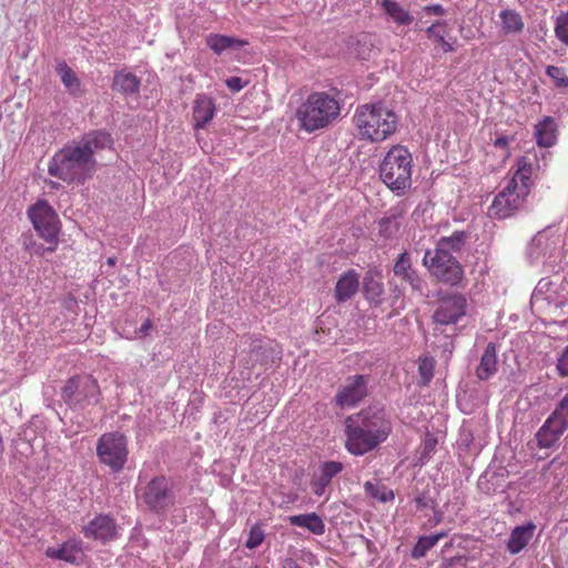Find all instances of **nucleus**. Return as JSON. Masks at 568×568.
<instances>
[{
    "instance_id": "28",
    "label": "nucleus",
    "mask_w": 568,
    "mask_h": 568,
    "mask_svg": "<svg viewBox=\"0 0 568 568\" xmlns=\"http://www.w3.org/2000/svg\"><path fill=\"white\" fill-rule=\"evenodd\" d=\"M287 520L292 526L305 528L317 536L325 532V523L316 513L293 515L290 516Z\"/></svg>"
},
{
    "instance_id": "23",
    "label": "nucleus",
    "mask_w": 568,
    "mask_h": 568,
    "mask_svg": "<svg viewBox=\"0 0 568 568\" xmlns=\"http://www.w3.org/2000/svg\"><path fill=\"white\" fill-rule=\"evenodd\" d=\"M215 103L212 98L199 95L193 105L194 129H203L214 116Z\"/></svg>"
},
{
    "instance_id": "48",
    "label": "nucleus",
    "mask_w": 568,
    "mask_h": 568,
    "mask_svg": "<svg viewBox=\"0 0 568 568\" xmlns=\"http://www.w3.org/2000/svg\"><path fill=\"white\" fill-rule=\"evenodd\" d=\"M115 262H116V258H115V257H109V258L106 260V263H108V265H110V266H114V265H115Z\"/></svg>"
},
{
    "instance_id": "46",
    "label": "nucleus",
    "mask_w": 568,
    "mask_h": 568,
    "mask_svg": "<svg viewBox=\"0 0 568 568\" xmlns=\"http://www.w3.org/2000/svg\"><path fill=\"white\" fill-rule=\"evenodd\" d=\"M494 145L496 148H500V149L507 150L508 145H509V139L507 136H499V138H497L495 140Z\"/></svg>"
},
{
    "instance_id": "34",
    "label": "nucleus",
    "mask_w": 568,
    "mask_h": 568,
    "mask_svg": "<svg viewBox=\"0 0 568 568\" xmlns=\"http://www.w3.org/2000/svg\"><path fill=\"white\" fill-rule=\"evenodd\" d=\"M444 537L446 532L420 537L412 550L413 558L424 557Z\"/></svg>"
},
{
    "instance_id": "39",
    "label": "nucleus",
    "mask_w": 568,
    "mask_h": 568,
    "mask_svg": "<svg viewBox=\"0 0 568 568\" xmlns=\"http://www.w3.org/2000/svg\"><path fill=\"white\" fill-rule=\"evenodd\" d=\"M550 417L568 426V393L559 400Z\"/></svg>"
},
{
    "instance_id": "12",
    "label": "nucleus",
    "mask_w": 568,
    "mask_h": 568,
    "mask_svg": "<svg viewBox=\"0 0 568 568\" xmlns=\"http://www.w3.org/2000/svg\"><path fill=\"white\" fill-rule=\"evenodd\" d=\"M368 378L364 375H354L345 379L337 390L334 403L339 409L355 407L367 396Z\"/></svg>"
},
{
    "instance_id": "18",
    "label": "nucleus",
    "mask_w": 568,
    "mask_h": 568,
    "mask_svg": "<svg viewBox=\"0 0 568 568\" xmlns=\"http://www.w3.org/2000/svg\"><path fill=\"white\" fill-rule=\"evenodd\" d=\"M359 275L355 270H348L343 273L335 286V300L344 303L351 300L358 291Z\"/></svg>"
},
{
    "instance_id": "37",
    "label": "nucleus",
    "mask_w": 568,
    "mask_h": 568,
    "mask_svg": "<svg viewBox=\"0 0 568 568\" xmlns=\"http://www.w3.org/2000/svg\"><path fill=\"white\" fill-rule=\"evenodd\" d=\"M435 359L430 356H423L418 363L420 385L427 386L434 377Z\"/></svg>"
},
{
    "instance_id": "4",
    "label": "nucleus",
    "mask_w": 568,
    "mask_h": 568,
    "mask_svg": "<svg viewBox=\"0 0 568 568\" xmlns=\"http://www.w3.org/2000/svg\"><path fill=\"white\" fill-rule=\"evenodd\" d=\"M342 110L338 93L312 92L296 109L295 118L301 130L313 133L335 122Z\"/></svg>"
},
{
    "instance_id": "9",
    "label": "nucleus",
    "mask_w": 568,
    "mask_h": 568,
    "mask_svg": "<svg viewBox=\"0 0 568 568\" xmlns=\"http://www.w3.org/2000/svg\"><path fill=\"white\" fill-rule=\"evenodd\" d=\"M141 498L151 511L165 514L175 504L173 484L165 476H155L142 489Z\"/></svg>"
},
{
    "instance_id": "41",
    "label": "nucleus",
    "mask_w": 568,
    "mask_h": 568,
    "mask_svg": "<svg viewBox=\"0 0 568 568\" xmlns=\"http://www.w3.org/2000/svg\"><path fill=\"white\" fill-rule=\"evenodd\" d=\"M546 73L555 81L558 87H568V78L561 68L556 65H548Z\"/></svg>"
},
{
    "instance_id": "27",
    "label": "nucleus",
    "mask_w": 568,
    "mask_h": 568,
    "mask_svg": "<svg viewBox=\"0 0 568 568\" xmlns=\"http://www.w3.org/2000/svg\"><path fill=\"white\" fill-rule=\"evenodd\" d=\"M205 41L206 45L217 55L222 54L227 49L242 48L248 44L247 40L219 33H210Z\"/></svg>"
},
{
    "instance_id": "20",
    "label": "nucleus",
    "mask_w": 568,
    "mask_h": 568,
    "mask_svg": "<svg viewBox=\"0 0 568 568\" xmlns=\"http://www.w3.org/2000/svg\"><path fill=\"white\" fill-rule=\"evenodd\" d=\"M498 371L497 347L495 343H488L486 346L475 374L480 381H488Z\"/></svg>"
},
{
    "instance_id": "31",
    "label": "nucleus",
    "mask_w": 568,
    "mask_h": 568,
    "mask_svg": "<svg viewBox=\"0 0 568 568\" xmlns=\"http://www.w3.org/2000/svg\"><path fill=\"white\" fill-rule=\"evenodd\" d=\"M141 81L132 72L118 71L114 74L112 89L122 94H134L140 90Z\"/></svg>"
},
{
    "instance_id": "19",
    "label": "nucleus",
    "mask_w": 568,
    "mask_h": 568,
    "mask_svg": "<svg viewBox=\"0 0 568 568\" xmlns=\"http://www.w3.org/2000/svg\"><path fill=\"white\" fill-rule=\"evenodd\" d=\"M364 294L372 303H379L384 294L383 271L379 267L369 268L363 280Z\"/></svg>"
},
{
    "instance_id": "36",
    "label": "nucleus",
    "mask_w": 568,
    "mask_h": 568,
    "mask_svg": "<svg viewBox=\"0 0 568 568\" xmlns=\"http://www.w3.org/2000/svg\"><path fill=\"white\" fill-rule=\"evenodd\" d=\"M400 230V222L396 216L384 217L378 222V233L385 239L395 237Z\"/></svg>"
},
{
    "instance_id": "14",
    "label": "nucleus",
    "mask_w": 568,
    "mask_h": 568,
    "mask_svg": "<svg viewBox=\"0 0 568 568\" xmlns=\"http://www.w3.org/2000/svg\"><path fill=\"white\" fill-rule=\"evenodd\" d=\"M538 170V155L535 151H529L517 159L509 184L513 187H518L524 194H529L532 185L531 178Z\"/></svg>"
},
{
    "instance_id": "45",
    "label": "nucleus",
    "mask_w": 568,
    "mask_h": 568,
    "mask_svg": "<svg viewBox=\"0 0 568 568\" xmlns=\"http://www.w3.org/2000/svg\"><path fill=\"white\" fill-rule=\"evenodd\" d=\"M423 11L426 14H434V16H439V17L446 14L445 8L442 4H438V3L429 4V6L424 7Z\"/></svg>"
},
{
    "instance_id": "17",
    "label": "nucleus",
    "mask_w": 568,
    "mask_h": 568,
    "mask_svg": "<svg viewBox=\"0 0 568 568\" xmlns=\"http://www.w3.org/2000/svg\"><path fill=\"white\" fill-rule=\"evenodd\" d=\"M536 530V525L528 521L525 525L516 526L507 540L506 548L511 555H517L523 551L532 539Z\"/></svg>"
},
{
    "instance_id": "38",
    "label": "nucleus",
    "mask_w": 568,
    "mask_h": 568,
    "mask_svg": "<svg viewBox=\"0 0 568 568\" xmlns=\"http://www.w3.org/2000/svg\"><path fill=\"white\" fill-rule=\"evenodd\" d=\"M556 37L565 44L568 45V11L561 13L556 21L555 27Z\"/></svg>"
},
{
    "instance_id": "5",
    "label": "nucleus",
    "mask_w": 568,
    "mask_h": 568,
    "mask_svg": "<svg viewBox=\"0 0 568 568\" xmlns=\"http://www.w3.org/2000/svg\"><path fill=\"white\" fill-rule=\"evenodd\" d=\"M413 158L407 148L392 146L379 165V176L384 184L397 195L412 185Z\"/></svg>"
},
{
    "instance_id": "11",
    "label": "nucleus",
    "mask_w": 568,
    "mask_h": 568,
    "mask_svg": "<svg viewBox=\"0 0 568 568\" xmlns=\"http://www.w3.org/2000/svg\"><path fill=\"white\" fill-rule=\"evenodd\" d=\"M528 194H524L518 187H513L511 184L500 191L495 197L488 209L490 217L498 220L511 216L523 205Z\"/></svg>"
},
{
    "instance_id": "13",
    "label": "nucleus",
    "mask_w": 568,
    "mask_h": 568,
    "mask_svg": "<svg viewBox=\"0 0 568 568\" xmlns=\"http://www.w3.org/2000/svg\"><path fill=\"white\" fill-rule=\"evenodd\" d=\"M467 300L462 294L442 297L433 314V321L438 325L456 324L466 315Z\"/></svg>"
},
{
    "instance_id": "43",
    "label": "nucleus",
    "mask_w": 568,
    "mask_h": 568,
    "mask_svg": "<svg viewBox=\"0 0 568 568\" xmlns=\"http://www.w3.org/2000/svg\"><path fill=\"white\" fill-rule=\"evenodd\" d=\"M556 369L560 377H568V345L559 354Z\"/></svg>"
},
{
    "instance_id": "47",
    "label": "nucleus",
    "mask_w": 568,
    "mask_h": 568,
    "mask_svg": "<svg viewBox=\"0 0 568 568\" xmlns=\"http://www.w3.org/2000/svg\"><path fill=\"white\" fill-rule=\"evenodd\" d=\"M153 328V324L150 320H146L140 327V333L143 335V336H146L149 335V333L151 332V329Z\"/></svg>"
},
{
    "instance_id": "25",
    "label": "nucleus",
    "mask_w": 568,
    "mask_h": 568,
    "mask_svg": "<svg viewBox=\"0 0 568 568\" xmlns=\"http://www.w3.org/2000/svg\"><path fill=\"white\" fill-rule=\"evenodd\" d=\"M427 38L436 45L440 47L444 53L454 52V43L447 40L450 28L447 21L438 20L429 26L426 30Z\"/></svg>"
},
{
    "instance_id": "2",
    "label": "nucleus",
    "mask_w": 568,
    "mask_h": 568,
    "mask_svg": "<svg viewBox=\"0 0 568 568\" xmlns=\"http://www.w3.org/2000/svg\"><path fill=\"white\" fill-rule=\"evenodd\" d=\"M392 433V423L382 410L365 409L345 419L346 449L364 455L384 443Z\"/></svg>"
},
{
    "instance_id": "15",
    "label": "nucleus",
    "mask_w": 568,
    "mask_h": 568,
    "mask_svg": "<svg viewBox=\"0 0 568 568\" xmlns=\"http://www.w3.org/2000/svg\"><path fill=\"white\" fill-rule=\"evenodd\" d=\"M83 534L87 538L108 542L118 537V526L112 517L99 515L84 527Z\"/></svg>"
},
{
    "instance_id": "6",
    "label": "nucleus",
    "mask_w": 568,
    "mask_h": 568,
    "mask_svg": "<svg viewBox=\"0 0 568 568\" xmlns=\"http://www.w3.org/2000/svg\"><path fill=\"white\" fill-rule=\"evenodd\" d=\"M61 397L72 410H84L101 402V389L97 378L90 374H78L67 379Z\"/></svg>"
},
{
    "instance_id": "26",
    "label": "nucleus",
    "mask_w": 568,
    "mask_h": 568,
    "mask_svg": "<svg viewBox=\"0 0 568 568\" xmlns=\"http://www.w3.org/2000/svg\"><path fill=\"white\" fill-rule=\"evenodd\" d=\"M45 555L52 559L77 564L82 556L81 541L72 539L63 542L59 548L49 547Z\"/></svg>"
},
{
    "instance_id": "30",
    "label": "nucleus",
    "mask_w": 568,
    "mask_h": 568,
    "mask_svg": "<svg viewBox=\"0 0 568 568\" xmlns=\"http://www.w3.org/2000/svg\"><path fill=\"white\" fill-rule=\"evenodd\" d=\"M377 3L397 26H409L414 20L409 11L395 0H377Z\"/></svg>"
},
{
    "instance_id": "10",
    "label": "nucleus",
    "mask_w": 568,
    "mask_h": 568,
    "mask_svg": "<svg viewBox=\"0 0 568 568\" xmlns=\"http://www.w3.org/2000/svg\"><path fill=\"white\" fill-rule=\"evenodd\" d=\"M100 462L113 471L123 469L128 459V442L123 434L118 432L103 434L97 445Z\"/></svg>"
},
{
    "instance_id": "24",
    "label": "nucleus",
    "mask_w": 568,
    "mask_h": 568,
    "mask_svg": "<svg viewBox=\"0 0 568 568\" xmlns=\"http://www.w3.org/2000/svg\"><path fill=\"white\" fill-rule=\"evenodd\" d=\"M393 272L395 276L399 277L403 282L408 283L414 290L419 288L420 280L417 272L413 268L412 258L408 252H403L396 260Z\"/></svg>"
},
{
    "instance_id": "42",
    "label": "nucleus",
    "mask_w": 568,
    "mask_h": 568,
    "mask_svg": "<svg viewBox=\"0 0 568 568\" xmlns=\"http://www.w3.org/2000/svg\"><path fill=\"white\" fill-rule=\"evenodd\" d=\"M437 444V438L432 433H426L423 443V452L420 458L428 459L430 455L435 452Z\"/></svg>"
},
{
    "instance_id": "22",
    "label": "nucleus",
    "mask_w": 568,
    "mask_h": 568,
    "mask_svg": "<svg viewBox=\"0 0 568 568\" xmlns=\"http://www.w3.org/2000/svg\"><path fill=\"white\" fill-rule=\"evenodd\" d=\"M343 464L339 462H325L321 465V474L312 479L313 493L317 496H322L326 487L331 484L333 477L343 470Z\"/></svg>"
},
{
    "instance_id": "7",
    "label": "nucleus",
    "mask_w": 568,
    "mask_h": 568,
    "mask_svg": "<svg viewBox=\"0 0 568 568\" xmlns=\"http://www.w3.org/2000/svg\"><path fill=\"white\" fill-rule=\"evenodd\" d=\"M27 215L39 237L49 244L42 254L55 251L59 243L61 223L54 209L47 201L38 200L28 209Z\"/></svg>"
},
{
    "instance_id": "32",
    "label": "nucleus",
    "mask_w": 568,
    "mask_h": 568,
    "mask_svg": "<svg viewBox=\"0 0 568 568\" xmlns=\"http://www.w3.org/2000/svg\"><path fill=\"white\" fill-rule=\"evenodd\" d=\"M501 30L504 34H518L524 31L525 23L519 12L505 9L499 12Z\"/></svg>"
},
{
    "instance_id": "1",
    "label": "nucleus",
    "mask_w": 568,
    "mask_h": 568,
    "mask_svg": "<svg viewBox=\"0 0 568 568\" xmlns=\"http://www.w3.org/2000/svg\"><path fill=\"white\" fill-rule=\"evenodd\" d=\"M112 145L113 139L106 131L85 133L80 141L67 144L52 156L48 172L68 184L84 183L95 171V152Z\"/></svg>"
},
{
    "instance_id": "3",
    "label": "nucleus",
    "mask_w": 568,
    "mask_h": 568,
    "mask_svg": "<svg viewBox=\"0 0 568 568\" xmlns=\"http://www.w3.org/2000/svg\"><path fill=\"white\" fill-rule=\"evenodd\" d=\"M353 124L361 141L381 143L398 129V115L383 102H369L356 106Z\"/></svg>"
},
{
    "instance_id": "40",
    "label": "nucleus",
    "mask_w": 568,
    "mask_h": 568,
    "mask_svg": "<svg viewBox=\"0 0 568 568\" xmlns=\"http://www.w3.org/2000/svg\"><path fill=\"white\" fill-rule=\"evenodd\" d=\"M264 538H265V534H264L263 529L261 528V526L260 525H254L250 529V534H248V537L246 539L245 546L248 549H255V548H257L258 546L262 545Z\"/></svg>"
},
{
    "instance_id": "21",
    "label": "nucleus",
    "mask_w": 568,
    "mask_h": 568,
    "mask_svg": "<svg viewBox=\"0 0 568 568\" xmlns=\"http://www.w3.org/2000/svg\"><path fill=\"white\" fill-rule=\"evenodd\" d=\"M558 128L552 116H545L535 125L536 143L540 148H551L557 142Z\"/></svg>"
},
{
    "instance_id": "35",
    "label": "nucleus",
    "mask_w": 568,
    "mask_h": 568,
    "mask_svg": "<svg viewBox=\"0 0 568 568\" xmlns=\"http://www.w3.org/2000/svg\"><path fill=\"white\" fill-rule=\"evenodd\" d=\"M366 495L377 499L378 501H387L394 497L392 490L387 489L385 485L381 483L366 481L364 485Z\"/></svg>"
},
{
    "instance_id": "33",
    "label": "nucleus",
    "mask_w": 568,
    "mask_h": 568,
    "mask_svg": "<svg viewBox=\"0 0 568 568\" xmlns=\"http://www.w3.org/2000/svg\"><path fill=\"white\" fill-rule=\"evenodd\" d=\"M467 239V233L464 231H456L450 236L442 237L438 243L436 250H443V252H459Z\"/></svg>"
},
{
    "instance_id": "8",
    "label": "nucleus",
    "mask_w": 568,
    "mask_h": 568,
    "mask_svg": "<svg viewBox=\"0 0 568 568\" xmlns=\"http://www.w3.org/2000/svg\"><path fill=\"white\" fill-rule=\"evenodd\" d=\"M423 264L429 273L438 281L455 286L459 284L464 277V270L460 263L448 252L435 250L432 253L426 251Z\"/></svg>"
},
{
    "instance_id": "44",
    "label": "nucleus",
    "mask_w": 568,
    "mask_h": 568,
    "mask_svg": "<svg viewBox=\"0 0 568 568\" xmlns=\"http://www.w3.org/2000/svg\"><path fill=\"white\" fill-rule=\"evenodd\" d=\"M225 84L233 92L241 91L244 88V85H245V83L239 77H231V78L226 79L225 80Z\"/></svg>"
},
{
    "instance_id": "16",
    "label": "nucleus",
    "mask_w": 568,
    "mask_h": 568,
    "mask_svg": "<svg viewBox=\"0 0 568 568\" xmlns=\"http://www.w3.org/2000/svg\"><path fill=\"white\" fill-rule=\"evenodd\" d=\"M567 428L568 426L549 416L536 434L538 446L540 448L554 447Z\"/></svg>"
},
{
    "instance_id": "29",
    "label": "nucleus",
    "mask_w": 568,
    "mask_h": 568,
    "mask_svg": "<svg viewBox=\"0 0 568 568\" xmlns=\"http://www.w3.org/2000/svg\"><path fill=\"white\" fill-rule=\"evenodd\" d=\"M55 71L69 94L73 97H80L83 94L81 80L65 61H59L57 63Z\"/></svg>"
}]
</instances>
